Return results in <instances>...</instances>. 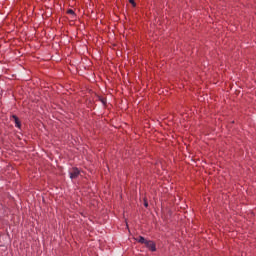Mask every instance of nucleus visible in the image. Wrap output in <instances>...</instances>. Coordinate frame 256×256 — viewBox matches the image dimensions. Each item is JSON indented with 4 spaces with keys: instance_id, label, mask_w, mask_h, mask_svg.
I'll use <instances>...</instances> for the list:
<instances>
[{
    "instance_id": "423d86ee",
    "label": "nucleus",
    "mask_w": 256,
    "mask_h": 256,
    "mask_svg": "<svg viewBox=\"0 0 256 256\" xmlns=\"http://www.w3.org/2000/svg\"><path fill=\"white\" fill-rule=\"evenodd\" d=\"M68 14H69V15H75V12L70 9V10H68Z\"/></svg>"
},
{
    "instance_id": "7ed1b4c3",
    "label": "nucleus",
    "mask_w": 256,
    "mask_h": 256,
    "mask_svg": "<svg viewBox=\"0 0 256 256\" xmlns=\"http://www.w3.org/2000/svg\"><path fill=\"white\" fill-rule=\"evenodd\" d=\"M12 120H14L16 128L21 129V122L16 115H12Z\"/></svg>"
},
{
    "instance_id": "39448f33",
    "label": "nucleus",
    "mask_w": 256,
    "mask_h": 256,
    "mask_svg": "<svg viewBox=\"0 0 256 256\" xmlns=\"http://www.w3.org/2000/svg\"><path fill=\"white\" fill-rule=\"evenodd\" d=\"M129 3L132 5V7H136V2H135V0H129Z\"/></svg>"
},
{
    "instance_id": "f03ea898",
    "label": "nucleus",
    "mask_w": 256,
    "mask_h": 256,
    "mask_svg": "<svg viewBox=\"0 0 256 256\" xmlns=\"http://www.w3.org/2000/svg\"><path fill=\"white\" fill-rule=\"evenodd\" d=\"M80 175V171L78 168H72V171H70V179H76Z\"/></svg>"
},
{
    "instance_id": "f257e3e1",
    "label": "nucleus",
    "mask_w": 256,
    "mask_h": 256,
    "mask_svg": "<svg viewBox=\"0 0 256 256\" xmlns=\"http://www.w3.org/2000/svg\"><path fill=\"white\" fill-rule=\"evenodd\" d=\"M145 246L152 252H155L156 251V245L153 241L151 240H147L146 243H145Z\"/></svg>"
},
{
    "instance_id": "0eeeda50",
    "label": "nucleus",
    "mask_w": 256,
    "mask_h": 256,
    "mask_svg": "<svg viewBox=\"0 0 256 256\" xmlns=\"http://www.w3.org/2000/svg\"><path fill=\"white\" fill-rule=\"evenodd\" d=\"M144 207L147 208L148 207V202L144 201Z\"/></svg>"
},
{
    "instance_id": "20e7f679",
    "label": "nucleus",
    "mask_w": 256,
    "mask_h": 256,
    "mask_svg": "<svg viewBox=\"0 0 256 256\" xmlns=\"http://www.w3.org/2000/svg\"><path fill=\"white\" fill-rule=\"evenodd\" d=\"M135 240L140 244H146L148 240L145 239L143 236H138L135 238Z\"/></svg>"
}]
</instances>
